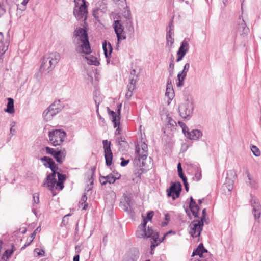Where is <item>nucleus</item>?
<instances>
[{
  "mask_svg": "<svg viewBox=\"0 0 261 261\" xmlns=\"http://www.w3.org/2000/svg\"><path fill=\"white\" fill-rule=\"evenodd\" d=\"M72 39L75 45V49L77 53L86 55L91 53L88 33L86 29L80 27L76 28L73 33Z\"/></svg>",
  "mask_w": 261,
  "mask_h": 261,
  "instance_id": "nucleus-1",
  "label": "nucleus"
},
{
  "mask_svg": "<svg viewBox=\"0 0 261 261\" xmlns=\"http://www.w3.org/2000/svg\"><path fill=\"white\" fill-rule=\"evenodd\" d=\"M250 203L253 207L252 213L255 219H259L261 215V205L259 200L255 197H252Z\"/></svg>",
  "mask_w": 261,
  "mask_h": 261,
  "instance_id": "nucleus-16",
  "label": "nucleus"
},
{
  "mask_svg": "<svg viewBox=\"0 0 261 261\" xmlns=\"http://www.w3.org/2000/svg\"><path fill=\"white\" fill-rule=\"evenodd\" d=\"M251 150L253 154L256 156H259L260 155V152L258 147L255 145H252L251 147Z\"/></svg>",
  "mask_w": 261,
  "mask_h": 261,
  "instance_id": "nucleus-37",
  "label": "nucleus"
},
{
  "mask_svg": "<svg viewBox=\"0 0 261 261\" xmlns=\"http://www.w3.org/2000/svg\"><path fill=\"white\" fill-rule=\"evenodd\" d=\"M49 142L53 146L61 145L66 137V132L61 129H54L48 133Z\"/></svg>",
  "mask_w": 261,
  "mask_h": 261,
  "instance_id": "nucleus-6",
  "label": "nucleus"
},
{
  "mask_svg": "<svg viewBox=\"0 0 261 261\" xmlns=\"http://www.w3.org/2000/svg\"><path fill=\"white\" fill-rule=\"evenodd\" d=\"M178 124L179 126L182 128V132L185 135V133L187 132V131L189 130L188 127L186 126V125L183 123L181 121H178Z\"/></svg>",
  "mask_w": 261,
  "mask_h": 261,
  "instance_id": "nucleus-39",
  "label": "nucleus"
},
{
  "mask_svg": "<svg viewBox=\"0 0 261 261\" xmlns=\"http://www.w3.org/2000/svg\"><path fill=\"white\" fill-rule=\"evenodd\" d=\"M38 250H39L38 249H35V252H37L38 256H44L45 252L43 250H41V251H39L38 252H37V251Z\"/></svg>",
  "mask_w": 261,
  "mask_h": 261,
  "instance_id": "nucleus-57",
  "label": "nucleus"
},
{
  "mask_svg": "<svg viewBox=\"0 0 261 261\" xmlns=\"http://www.w3.org/2000/svg\"><path fill=\"white\" fill-rule=\"evenodd\" d=\"M87 200V196L86 195V194L85 193L82 196V198H81V201L80 202V203L81 205H82L83 204V203H87L86 202V201Z\"/></svg>",
  "mask_w": 261,
  "mask_h": 261,
  "instance_id": "nucleus-48",
  "label": "nucleus"
},
{
  "mask_svg": "<svg viewBox=\"0 0 261 261\" xmlns=\"http://www.w3.org/2000/svg\"><path fill=\"white\" fill-rule=\"evenodd\" d=\"M75 7L73 14L79 20H86L87 17V5L85 0H74Z\"/></svg>",
  "mask_w": 261,
  "mask_h": 261,
  "instance_id": "nucleus-5",
  "label": "nucleus"
},
{
  "mask_svg": "<svg viewBox=\"0 0 261 261\" xmlns=\"http://www.w3.org/2000/svg\"><path fill=\"white\" fill-rule=\"evenodd\" d=\"M189 68H190V64L189 63H187L185 65L183 70L178 74L183 75V76H186L187 73L188 71Z\"/></svg>",
  "mask_w": 261,
  "mask_h": 261,
  "instance_id": "nucleus-36",
  "label": "nucleus"
},
{
  "mask_svg": "<svg viewBox=\"0 0 261 261\" xmlns=\"http://www.w3.org/2000/svg\"><path fill=\"white\" fill-rule=\"evenodd\" d=\"M80 256L79 255H76L73 257V261H79Z\"/></svg>",
  "mask_w": 261,
  "mask_h": 261,
  "instance_id": "nucleus-64",
  "label": "nucleus"
},
{
  "mask_svg": "<svg viewBox=\"0 0 261 261\" xmlns=\"http://www.w3.org/2000/svg\"><path fill=\"white\" fill-rule=\"evenodd\" d=\"M189 49V40L185 39L181 42L180 47L177 51L178 53L185 54V55L188 51Z\"/></svg>",
  "mask_w": 261,
  "mask_h": 261,
  "instance_id": "nucleus-22",
  "label": "nucleus"
},
{
  "mask_svg": "<svg viewBox=\"0 0 261 261\" xmlns=\"http://www.w3.org/2000/svg\"><path fill=\"white\" fill-rule=\"evenodd\" d=\"M99 181L102 185H106L107 184L106 176H100Z\"/></svg>",
  "mask_w": 261,
  "mask_h": 261,
  "instance_id": "nucleus-51",
  "label": "nucleus"
},
{
  "mask_svg": "<svg viewBox=\"0 0 261 261\" xmlns=\"http://www.w3.org/2000/svg\"><path fill=\"white\" fill-rule=\"evenodd\" d=\"M113 27L117 37L118 44L120 41L126 39V36L124 30V27L121 23V20H116L114 21Z\"/></svg>",
  "mask_w": 261,
  "mask_h": 261,
  "instance_id": "nucleus-13",
  "label": "nucleus"
},
{
  "mask_svg": "<svg viewBox=\"0 0 261 261\" xmlns=\"http://www.w3.org/2000/svg\"><path fill=\"white\" fill-rule=\"evenodd\" d=\"M196 204L195 201L193 199L192 197H190V202L189 204V206H193Z\"/></svg>",
  "mask_w": 261,
  "mask_h": 261,
  "instance_id": "nucleus-60",
  "label": "nucleus"
},
{
  "mask_svg": "<svg viewBox=\"0 0 261 261\" xmlns=\"http://www.w3.org/2000/svg\"><path fill=\"white\" fill-rule=\"evenodd\" d=\"M246 174L247 176L248 181H247V183L252 188H256V182L255 180H254L250 175L249 172L247 171L246 172Z\"/></svg>",
  "mask_w": 261,
  "mask_h": 261,
  "instance_id": "nucleus-29",
  "label": "nucleus"
},
{
  "mask_svg": "<svg viewBox=\"0 0 261 261\" xmlns=\"http://www.w3.org/2000/svg\"><path fill=\"white\" fill-rule=\"evenodd\" d=\"M126 28L127 30L132 33L134 32V28L133 26L132 19L127 20L126 23Z\"/></svg>",
  "mask_w": 261,
  "mask_h": 261,
  "instance_id": "nucleus-34",
  "label": "nucleus"
},
{
  "mask_svg": "<svg viewBox=\"0 0 261 261\" xmlns=\"http://www.w3.org/2000/svg\"><path fill=\"white\" fill-rule=\"evenodd\" d=\"M132 94H133V92L132 91H127V92L126 93V97L127 98H129L131 97V96H132Z\"/></svg>",
  "mask_w": 261,
  "mask_h": 261,
  "instance_id": "nucleus-61",
  "label": "nucleus"
},
{
  "mask_svg": "<svg viewBox=\"0 0 261 261\" xmlns=\"http://www.w3.org/2000/svg\"><path fill=\"white\" fill-rule=\"evenodd\" d=\"M122 15L127 20L132 19L131 12L127 6L123 11Z\"/></svg>",
  "mask_w": 261,
  "mask_h": 261,
  "instance_id": "nucleus-33",
  "label": "nucleus"
},
{
  "mask_svg": "<svg viewBox=\"0 0 261 261\" xmlns=\"http://www.w3.org/2000/svg\"><path fill=\"white\" fill-rule=\"evenodd\" d=\"M116 142L118 145L122 147H125V145H127L125 137L122 136L116 138Z\"/></svg>",
  "mask_w": 261,
  "mask_h": 261,
  "instance_id": "nucleus-30",
  "label": "nucleus"
},
{
  "mask_svg": "<svg viewBox=\"0 0 261 261\" xmlns=\"http://www.w3.org/2000/svg\"><path fill=\"white\" fill-rule=\"evenodd\" d=\"M5 111L10 114L14 113L15 110L14 108V100L13 98H8V103L7 105V108L5 110Z\"/></svg>",
  "mask_w": 261,
  "mask_h": 261,
  "instance_id": "nucleus-24",
  "label": "nucleus"
},
{
  "mask_svg": "<svg viewBox=\"0 0 261 261\" xmlns=\"http://www.w3.org/2000/svg\"><path fill=\"white\" fill-rule=\"evenodd\" d=\"M173 35V32H172V28H171V26H170V28L167 31L166 34V41L167 46H170V48L172 47L174 42V38L172 37Z\"/></svg>",
  "mask_w": 261,
  "mask_h": 261,
  "instance_id": "nucleus-21",
  "label": "nucleus"
},
{
  "mask_svg": "<svg viewBox=\"0 0 261 261\" xmlns=\"http://www.w3.org/2000/svg\"><path fill=\"white\" fill-rule=\"evenodd\" d=\"M206 214V209L204 208L202 210V216L200 220H202V221L204 222V221L205 220V219Z\"/></svg>",
  "mask_w": 261,
  "mask_h": 261,
  "instance_id": "nucleus-55",
  "label": "nucleus"
},
{
  "mask_svg": "<svg viewBox=\"0 0 261 261\" xmlns=\"http://www.w3.org/2000/svg\"><path fill=\"white\" fill-rule=\"evenodd\" d=\"M35 236H36V233H35L34 232L33 233H32L30 236V242L26 243L24 245V246L22 247V248H25L27 246H29L31 244V243L32 242L33 240L35 238Z\"/></svg>",
  "mask_w": 261,
  "mask_h": 261,
  "instance_id": "nucleus-42",
  "label": "nucleus"
},
{
  "mask_svg": "<svg viewBox=\"0 0 261 261\" xmlns=\"http://www.w3.org/2000/svg\"><path fill=\"white\" fill-rule=\"evenodd\" d=\"M185 136L190 140H197L202 137V133L198 129H193L190 132L188 130Z\"/></svg>",
  "mask_w": 261,
  "mask_h": 261,
  "instance_id": "nucleus-19",
  "label": "nucleus"
},
{
  "mask_svg": "<svg viewBox=\"0 0 261 261\" xmlns=\"http://www.w3.org/2000/svg\"><path fill=\"white\" fill-rule=\"evenodd\" d=\"M120 177V175L118 174L117 177H115L112 174H110L106 176L107 183L113 184L115 182L116 180L119 179Z\"/></svg>",
  "mask_w": 261,
  "mask_h": 261,
  "instance_id": "nucleus-32",
  "label": "nucleus"
},
{
  "mask_svg": "<svg viewBox=\"0 0 261 261\" xmlns=\"http://www.w3.org/2000/svg\"><path fill=\"white\" fill-rule=\"evenodd\" d=\"M131 200L129 198H127L125 199V202L124 203L122 206L123 210L128 213H131L132 212V208L130 205Z\"/></svg>",
  "mask_w": 261,
  "mask_h": 261,
  "instance_id": "nucleus-27",
  "label": "nucleus"
},
{
  "mask_svg": "<svg viewBox=\"0 0 261 261\" xmlns=\"http://www.w3.org/2000/svg\"><path fill=\"white\" fill-rule=\"evenodd\" d=\"M135 153L136 156L134 163L139 167L145 166L146 160L148 156V146L144 142H141L136 146Z\"/></svg>",
  "mask_w": 261,
  "mask_h": 261,
  "instance_id": "nucleus-3",
  "label": "nucleus"
},
{
  "mask_svg": "<svg viewBox=\"0 0 261 261\" xmlns=\"http://www.w3.org/2000/svg\"><path fill=\"white\" fill-rule=\"evenodd\" d=\"M121 107L122 103L118 104L117 107L116 112L111 110L109 107L107 108L108 113L113 123L114 127L115 128L118 127L115 132L116 135H120L121 132V129L119 127Z\"/></svg>",
  "mask_w": 261,
  "mask_h": 261,
  "instance_id": "nucleus-7",
  "label": "nucleus"
},
{
  "mask_svg": "<svg viewBox=\"0 0 261 261\" xmlns=\"http://www.w3.org/2000/svg\"><path fill=\"white\" fill-rule=\"evenodd\" d=\"M165 219L166 222H162V226L163 227L166 226L167 225L168 223L170 221V215L168 214H166L165 215Z\"/></svg>",
  "mask_w": 261,
  "mask_h": 261,
  "instance_id": "nucleus-40",
  "label": "nucleus"
},
{
  "mask_svg": "<svg viewBox=\"0 0 261 261\" xmlns=\"http://www.w3.org/2000/svg\"><path fill=\"white\" fill-rule=\"evenodd\" d=\"M121 159L122 160L121 163H120V165L121 166H123V167L125 166L129 163V160H125L123 158H121Z\"/></svg>",
  "mask_w": 261,
  "mask_h": 261,
  "instance_id": "nucleus-52",
  "label": "nucleus"
},
{
  "mask_svg": "<svg viewBox=\"0 0 261 261\" xmlns=\"http://www.w3.org/2000/svg\"><path fill=\"white\" fill-rule=\"evenodd\" d=\"M165 96L168 97L169 100H171L174 96V92L173 88L166 87Z\"/></svg>",
  "mask_w": 261,
  "mask_h": 261,
  "instance_id": "nucleus-31",
  "label": "nucleus"
},
{
  "mask_svg": "<svg viewBox=\"0 0 261 261\" xmlns=\"http://www.w3.org/2000/svg\"><path fill=\"white\" fill-rule=\"evenodd\" d=\"M52 173L48 175L43 184L44 186H46L49 190L53 192L54 188L56 183V174L58 173L57 171L58 169V167L56 165L55 162H54L53 166L51 168H49ZM53 195L55 194L53 193Z\"/></svg>",
  "mask_w": 261,
  "mask_h": 261,
  "instance_id": "nucleus-8",
  "label": "nucleus"
},
{
  "mask_svg": "<svg viewBox=\"0 0 261 261\" xmlns=\"http://www.w3.org/2000/svg\"><path fill=\"white\" fill-rule=\"evenodd\" d=\"M55 185H56V189L59 188L60 190H62L64 188L63 182H61V181L57 182L56 181V183L55 184Z\"/></svg>",
  "mask_w": 261,
  "mask_h": 261,
  "instance_id": "nucleus-49",
  "label": "nucleus"
},
{
  "mask_svg": "<svg viewBox=\"0 0 261 261\" xmlns=\"http://www.w3.org/2000/svg\"><path fill=\"white\" fill-rule=\"evenodd\" d=\"M177 171L178 172H182V169L181 167V165L180 163H179L177 165Z\"/></svg>",
  "mask_w": 261,
  "mask_h": 261,
  "instance_id": "nucleus-62",
  "label": "nucleus"
},
{
  "mask_svg": "<svg viewBox=\"0 0 261 261\" xmlns=\"http://www.w3.org/2000/svg\"><path fill=\"white\" fill-rule=\"evenodd\" d=\"M102 48L104 51L105 57L107 58V62L109 63V58L111 56L112 52V47L110 42H108L106 40L102 43Z\"/></svg>",
  "mask_w": 261,
  "mask_h": 261,
  "instance_id": "nucleus-20",
  "label": "nucleus"
},
{
  "mask_svg": "<svg viewBox=\"0 0 261 261\" xmlns=\"http://www.w3.org/2000/svg\"><path fill=\"white\" fill-rule=\"evenodd\" d=\"M233 183L234 181L232 179L227 177L225 182L223 185L224 189H227L228 191H231L233 188Z\"/></svg>",
  "mask_w": 261,
  "mask_h": 261,
  "instance_id": "nucleus-25",
  "label": "nucleus"
},
{
  "mask_svg": "<svg viewBox=\"0 0 261 261\" xmlns=\"http://www.w3.org/2000/svg\"><path fill=\"white\" fill-rule=\"evenodd\" d=\"M186 76H183V75L178 74L177 78L178 80V82L177 83V86L178 87L182 86L184 85V80Z\"/></svg>",
  "mask_w": 261,
  "mask_h": 261,
  "instance_id": "nucleus-38",
  "label": "nucleus"
},
{
  "mask_svg": "<svg viewBox=\"0 0 261 261\" xmlns=\"http://www.w3.org/2000/svg\"><path fill=\"white\" fill-rule=\"evenodd\" d=\"M40 160L43 163L44 166L47 168H51L54 162L51 158L48 156H43Z\"/></svg>",
  "mask_w": 261,
  "mask_h": 261,
  "instance_id": "nucleus-26",
  "label": "nucleus"
},
{
  "mask_svg": "<svg viewBox=\"0 0 261 261\" xmlns=\"http://www.w3.org/2000/svg\"><path fill=\"white\" fill-rule=\"evenodd\" d=\"M147 222V220L143 217L142 223L138 227L136 236L139 238H151L155 243H157L159 238L158 232H154L152 228L150 227H148L147 230H146V226Z\"/></svg>",
  "mask_w": 261,
  "mask_h": 261,
  "instance_id": "nucleus-4",
  "label": "nucleus"
},
{
  "mask_svg": "<svg viewBox=\"0 0 261 261\" xmlns=\"http://www.w3.org/2000/svg\"><path fill=\"white\" fill-rule=\"evenodd\" d=\"M139 257V251L137 250H131L125 254L122 261H137Z\"/></svg>",
  "mask_w": 261,
  "mask_h": 261,
  "instance_id": "nucleus-17",
  "label": "nucleus"
},
{
  "mask_svg": "<svg viewBox=\"0 0 261 261\" xmlns=\"http://www.w3.org/2000/svg\"><path fill=\"white\" fill-rule=\"evenodd\" d=\"M174 63L170 62V64L169 65V68H168V71L170 73V75H171L173 74V71H174Z\"/></svg>",
  "mask_w": 261,
  "mask_h": 261,
  "instance_id": "nucleus-43",
  "label": "nucleus"
},
{
  "mask_svg": "<svg viewBox=\"0 0 261 261\" xmlns=\"http://www.w3.org/2000/svg\"><path fill=\"white\" fill-rule=\"evenodd\" d=\"M201 172H197L195 173L194 177H193V179H195L196 181H199L201 179Z\"/></svg>",
  "mask_w": 261,
  "mask_h": 261,
  "instance_id": "nucleus-46",
  "label": "nucleus"
},
{
  "mask_svg": "<svg viewBox=\"0 0 261 261\" xmlns=\"http://www.w3.org/2000/svg\"><path fill=\"white\" fill-rule=\"evenodd\" d=\"M57 174L58 175V181H61L63 182L64 180H65L66 176L65 175L60 174V173H57Z\"/></svg>",
  "mask_w": 261,
  "mask_h": 261,
  "instance_id": "nucleus-45",
  "label": "nucleus"
},
{
  "mask_svg": "<svg viewBox=\"0 0 261 261\" xmlns=\"http://www.w3.org/2000/svg\"><path fill=\"white\" fill-rule=\"evenodd\" d=\"M189 208L190 209V211H191L193 215L195 218H198V212L200 210L199 207L197 205V204H195V205L193 206H189Z\"/></svg>",
  "mask_w": 261,
  "mask_h": 261,
  "instance_id": "nucleus-28",
  "label": "nucleus"
},
{
  "mask_svg": "<svg viewBox=\"0 0 261 261\" xmlns=\"http://www.w3.org/2000/svg\"><path fill=\"white\" fill-rule=\"evenodd\" d=\"M178 175L181 178L184 182H185V181L187 180V178L186 176L184 175L183 172H178Z\"/></svg>",
  "mask_w": 261,
  "mask_h": 261,
  "instance_id": "nucleus-54",
  "label": "nucleus"
},
{
  "mask_svg": "<svg viewBox=\"0 0 261 261\" xmlns=\"http://www.w3.org/2000/svg\"><path fill=\"white\" fill-rule=\"evenodd\" d=\"M237 32L240 35H247L249 32V29L243 19L239 18L237 27Z\"/></svg>",
  "mask_w": 261,
  "mask_h": 261,
  "instance_id": "nucleus-18",
  "label": "nucleus"
},
{
  "mask_svg": "<svg viewBox=\"0 0 261 261\" xmlns=\"http://www.w3.org/2000/svg\"><path fill=\"white\" fill-rule=\"evenodd\" d=\"M61 110L60 101L54 102L43 112V115L44 119L46 121L50 120Z\"/></svg>",
  "mask_w": 261,
  "mask_h": 261,
  "instance_id": "nucleus-9",
  "label": "nucleus"
},
{
  "mask_svg": "<svg viewBox=\"0 0 261 261\" xmlns=\"http://www.w3.org/2000/svg\"><path fill=\"white\" fill-rule=\"evenodd\" d=\"M94 101H95V105H96V108H97V110H96L97 114V115H99V106L101 102V100L100 99H94Z\"/></svg>",
  "mask_w": 261,
  "mask_h": 261,
  "instance_id": "nucleus-47",
  "label": "nucleus"
},
{
  "mask_svg": "<svg viewBox=\"0 0 261 261\" xmlns=\"http://www.w3.org/2000/svg\"><path fill=\"white\" fill-rule=\"evenodd\" d=\"M60 55L57 52H53L45 55L42 59V63L40 67L41 72L51 71L58 63Z\"/></svg>",
  "mask_w": 261,
  "mask_h": 261,
  "instance_id": "nucleus-2",
  "label": "nucleus"
},
{
  "mask_svg": "<svg viewBox=\"0 0 261 261\" xmlns=\"http://www.w3.org/2000/svg\"><path fill=\"white\" fill-rule=\"evenodd\" d=\"M86 58L87 59V63L88 64L94 65L95 66H98L99 64V61L94 57H91L90 58Z\"/></svg>",
  "mask_w": 261,
  "mask_h": 261,
  "instance_id": "nucleus-35",
  "label": "nucleus"
},
{
  "mask_svg": "<svg viewBox=\"0 0 261 261\" xmlns=\"http://www.w3.org/2000/svg\"><path fill=\"white\" fill-rule=\"evenodd\" d=\"M135 87H136L134 85H129L128 84L127 85V90L133 92V91L135 89Z\"/></svg>",
  "mask_w": 261,
  "mask_h": 261,
  "instance_id": "nucleus-58",
  "label": "nucleus"
},
{
  "mask_svg": "<svg viewBox=\"0 0 261 261\" xmlns=\"http://www.w3.org/2000/svg\"><path fill=\"white\" fill-rule=\"evenodd\" d=\"M166 87L173 88L171 79H168L167 82Z\"/></svg>",
  "mask_w": 261,
  "mask_h": 261,
  "instance_id": "nucleus-59",
  "label": "nucleus"
},
{
  "mask_svg": "<svg viewBox=\"0 0 261 261\" xmlns=\"http://www.w3.org/2000/svg\"><path fill=\"white\" fill-rule=\"evenodd\" d=\"M193 103L188 100L181 103L178 108L179 115L183 118L191 117L193 114Z\"/></svg>",
  "mask_w": 261,
  "mask_h": 261,
  "instance_id": "nucleus-10",
  "label": "nucleus"
},
{
  "mask_svg": "<svg viewBox=\"0 0 261 261\" xmlns=\"http://www.w3.org/2000/svg\"><path fill=\"white\" fill-rule=\"evenodd\" d=\"M99 11V9H95L93 11V16H94V17L95 18H98V17L97 16V13H98V12Z\"/></svg>",
  "mask_w": 261,
  "mask_h": 261,
  "instance_id": "nucleus-63",
  "label": "nucleus"
},
{
  "mask_svg": "<svg viewBox=\"0 0 261 261\" xmlns=\"http://www.w3.org/2000/svg\"><path fill=\"white\" fill-rule=\"evenodd\" d=\"M136 79H137V77L136 76L135 77V75H133L132 77L130 76L129 85L135 86L136 82Z\"/></svg>",
  "mask_w": 261,
  "mask_h": 261,
  "instance_id": "nucleus-44",
  "label": "nucleus"
},
{
  "mask_svg": "<svg viewBox=\"0 0 261 261\" xmlns=\"http://www.w3.org/2000/svg\"><path fill=\"white\" fill-rule=\"evenodd\" d=\"M45 150L46 153L51 155L59 164L62 163L66 157V150L65 149L61 150H56L49 147H45Z\"/></svg>",
  "mask_w": 261,
  "mask_h": 261,
  "instance_id": "nucleus-11",
  "label": "nucleus"
},
{
  "mask_svg": "<svg viewBox=\"0 0 261 261\" xmlns=\"http://www.w3.org/2000/svg\"><path fill=\"white\" fill-rule=\"evenodd\" d=\"M181 190V184L179 182L173 183L170 188L167 190V195L175 200L179 196Z\"/></svg>",
  "mask_w": 261,
  "mask_h": 261,
  "instance_id": "nucleus-15",
  "label": "nucleus"
},
{
  "mask_svg": "<svg viewBox=\"0 0 261 261\" xmlns=\"http://www.w3.org/2000/svg\"><path fill=\"white\" fill-rule=\"evenodd\" d=\"M207 251L204 248L202 243L200 244L196 249L194 250L192 253V256L199 255L200 257L202 256L204 252H207Z\"/></svg>",
  "mask_w": 261,
  "mask_h": 261,
  "instance_id": "nucleus-23",
  "label": "nucleus"
},
{
  "mask_svg": "<svg viewBox=\"0 0 261 261\" xmlns=\"http://www.w3.org/2000/svg\"><path fill=\"white\" fill-rule=\"evenodd\" d=\"M33 198L34 201V203L38 204L39 203V193H36L33 194Z\"/></svg>",
  "mask_w": 261,
  "mask_h": 261,
  "instance_id": "nucleus-41",
  "label": "nucleus"
},
{
  "mask_svg": "<svg viewBox=\"0 0 261 261\" xmlns=\"http://www.w3.org/2000/svg\"><path fill=\"white\" fill-rule=\"evenodd\" d=\"M177 62H179L180 61L182 58H184V57L185 56V54H182V53H179L178 52H177Z\"/></svg>",
  "mask_w": 261,
  "mask_h": 261,
  "instance_id": "nucleus-50",
  "label": "nucleus"
},
{
  "mask_svg": "<svg viewBox=\"0 0 261 261\" xmlns=\"http://www.w3.org/2000/svg\"><path fill=\"white\" fill-rule=\"evenodd\" d=\"M203 222L202 220H195L189 225V233L192 237H199L203 229Z\"/></svg>",
  "mask_w": 261,
  "mask_h": 261,
  "instance_id": "nucleus-12",
  "label": "nucleus"
},
{
  "mask_svg": "<svg viewBox=\"0 0 261 261\" xmlns=\"http://www.w3.org/2000/svg\"><path fill=\"white\" fill-rule=\"evenodd\" d=\"M168 123L171 126H174L176 124V122L170 117L169 118Z\"/></svg>",
  "mask_w": 261,
  "mask_h": 261,
  "instance_id": "nucleus-56",
  "label": "nucleus"
},
{
  "mask_svg": "<svg viewBox=\"0 0 261 261\" xmlns=\"http://www.w3.org/2000/svg\"><path fill=\"white\" fill-rule=\"evenodd\" d=\"M103 147L105 152V158L107 166H110L112 164L113 159V154L111 149V142H108L107 140H104L102 141Z\"/></svg>",
  "mask_w": 261,
  "mask_h": 261,
  "instance_id": "nucleus-14",
  "label": "nucleus"
},
{
  "mask_svg": "<svg viewBox=\"0 0 261 261\" xmlns=\"http://www.w3.org/2000/svg\"><path fill=\"white\" fill-rule=\"evenodd\" d=\"M153 216V212L152 211L149 212L147 214V218L148 220H151L152 218V217Z\"/></svg>",
  "mask_w": 261,
  "mask_h": 261,
  "instance_id": "nucleus-53",
  "label": "nucleus"
}]
</instances>
